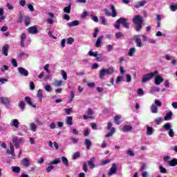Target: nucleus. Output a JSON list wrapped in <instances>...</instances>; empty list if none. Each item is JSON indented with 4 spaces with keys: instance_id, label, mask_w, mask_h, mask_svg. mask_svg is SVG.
Instances as JSON below:
<instances>
[{
    "instance_id": "1",
    "label": "nucleus",
    "mask_w": 177,
    "mask_h": 177,
    "mask_svg": "<svg viewBox=\"0 0 177 177\" xmlns=\"http://www.w3.org/2000/svg\"><path fill=\"white\" fill-rule=\"evenodd\" d=\"M133 23L136 25V31H140L143 27V17L140 15H136L133 19Z\"/></svg>"
},
{
    "instance_id": "2",
    "label": "nucleus",
    "mask_w": 177,
    "mask_h": 177,
    "mask_svg": "<svg viewBox=\"0 0 177 177\" xmlns=\"http://www.w3.org/2000/svg\"><path fill=\"white\" fill-rule=\"evenodd\" d=\"M120 24H122L124 28H129V23L128 22V19L124 17H120L118 19L115 24V28L120 30Z\"/></svg>"
},
{
    "instance_id": "3",
    "label": "nucleus",
    "mask_w": 177,
    "mask_h": 177,
    "mask_svg": "<svg viewBox=\"0 0 177 177\" xmlns=\"http://www.w3.org/2000/svg\"><path fill=\"white\" fill-rule=\"evenodd\" d=\"M114 74V68L113 66L109 67L107 69L102 68L99 73L100 80H104V75H111Z\"/></svg>"
},
{
    "instance_id": "4",
    "label": "nucleus",
    "mask_w": 177,
    "mask_h": 177,
    "mask_svg": "<svg viewBox=\"0 0 177 177\" xmlns=\"http://www.w3.org/2000/svg\"><path fill=\"white\" fill-rule=\"evenodd\" d=\"M158 74V71H155L152 73H147L142 76V84H146V82L153 80Z\"/></svg>"
},
{
    "instance_id": "5",
    "label": "nucleus",
    "mask_w": 177,
    "mask_h": 177,
    "mask_svg": "<svg viewBox=\"0 0 177 177\" xmlns=\"http://www.w3.org/2000/svg\"><path fill=\"white\" fill-rule=\"evenodd\" d=\"M162 129L164 131H169L168 135L170 138H174L175 136V132L171 126V122L165 123L162 127Z\"/></svg>"
},
{
    "instance_id": "6",
    "label": "nucleus",
    "mask_w": 177,
    "mask_h": 177,
    "mask_svg": "<svg viewBox=\"0 0 177 177\" xmlns=\"http://www.w3.org/2000/svg\"><path fill=\"white\" fill-rule=\"evenodd\" d=\"M110 9L112 12V13H110V11L107 10V8H105L104 10L105 12L106 16H112V17H117V11L115 10V7L114 5H111Z\"/></svg>"
},
{
    "instance_id": "7",
    "label": "nucleus",
    "mask_w": 177,
    "mask_h": 177,
    "mask_svg": "<svg viewBox=\"0 0 177 177\" xmlns=\"http://www.w3.org/2000/svg\"><path fill=\"white\" fill-rule=\"evenodd\" d=\"M111 127H113V123L111 122H109L107 129H108V131H110V132H109L106 135V138H111V136H113L114 135V133L115 132V128Z\"/></svg>"
},
{
    "instance_id": "8",
    "label": "nucleus",
    "mask_w": 177,
    "mask_h": 177,
    "mask_svg": "<svg viewBox=\"0 0 177 177\" xmlns=\"http://www.w3.org/2000/svg\"><path fill=\"white\" fill-rule=\"evenodd\" d=\"M9 146L10 150L7 149V154H10V156H12V157H16V153H15V146L13 145V144H12V142L9 144Z\"/></svg>"
},
{
    "instance_id": "9",
    "label": "nucleus",
    "mask_w": 177,
    "mask_h": 177,
    "mask_svg": "<svg viewBox=\"0 0 177 177\" xmlns=\"http://www.w3.org/2000/svg\"><path fill=\"white\" fill-rule=\"evenodd\" d=\"M134 39L138 48H142V46H143V43H142V39H140V35H134Z\"/></svg>"
},
{
    "instance_id": "10",
    "label": "nucleus",
    "mask_w": 177,
    "mask_h": 177,
    "mask_svg": "<svg viewBox=\"0 0 177 177\" xmlns=\"http://www.w3.org/2000/svg\"><path fill=\"white\" fill-rule=\"evenodd\" d=\"M115 174H117V164L113 163L108 175L109 176H111V175H114Z\"/></svg>"
},
{
    "instance_id": "11",
    "label": "nucleus",
    "mask_w": 177,
    "mask_h": 177,
    "mask_svg": "<svg viewBox=\"0 0 177 177\" xmlns=\"http://www.w3.org/2000/svg\"><path fill=\"white\" fill-rule=\"evenodd\" d=\"M0 103H1V104H4V106H6V107H8V106H10V100L8 97H1Z\"/></svg>"
},
{
    "instance_id": "12",
    "label": "nucleus",
    "mask_w": 177,
    "mask_h": 177,
    "mask_svg": "<svg viewBox=\"0 0 177 177\" xmlns=\"http://www.w3.org/2000/svg\"><path fill=\"white\" fill-rule=\"evenodd\" d=\"M18 72L19 73L20 75H22L23 77H28V71L23 67H19Z\"/></svg>"
},
{
    "instance_id": "13",
    "label": "nucleus",
    "mask_w": 177,
    "mask_h": 177,
    "mask_svg": "<svg viewBox=\"0 0 177 177\" xmlns=\"http://www.w3.org/2000/svg\"><path fill=\"white\" fill-rule=\"evenodd\" d=\"M10 127H14L16 129H19V126L20 125V122L17 119H12L10 122Z\"/></svg>"
},
{
    "instance_id": "14",
    "label": "nucleus",
    "mask_w": 177,
    "mask_h": 177,
    "mask_svg": "<svg viewBox=\"0 0 177 177\" xmlns=\"http://www.w3.org/2000/svg\"><path fill=\"white\" fill-rule=\"evenodd\" d=\"M21 165H23L24 168H28V167H30V158H24L21 161Z\"/></svg>"
},
{
    "instance_id": "15",
    "label": "nucleus",
    "mask_w": 177,
    "mask_h": 177,
    "mask_svg": "<svg viewBox=\"0 0 177 177\" xmlns=\"http://www.w3.org/2000/svg\"><path fill=\"white\" fill-rule=\"evenodd\" d=\"M146 3H147V1L146 0H144L142 1H137L134 5V8H136V9H139V8H142L145 6Z\"/></svg>"
},
{
    "instance_id": "16",
    "label": "nucleus",
    "mask_w": 177,
    "mask_h": 177,
    "mask_svg": "<svg viewBox=\"0 0 177 177\" xmlns=\"http://www.w3.org/2000/svg\"><path fill=\"white\" fill-rule=\"evenodd\" d=\"M27 30L29 34L34 35V34H37L38 32V28H37V26H30Z\"/></svg>"
},
{
    "instance_id": "17",
    "label": "nucleus",
    "mask_w": 177,
    "mask_h": 177,
    "mask_svg": "<svg viewBox=\"0 0 177 177\" xmlns=\"http://www.w3.org/2000/svg\"><path fill=\"white\" fill-rule=\"evenodd\" d=\"M162 82H164V78L162 76L157 75L155 77V85H160Z\"/></svg>"
},
{
    "instance_id": "18",
    "label": "nucleus",
    "mask_w": 177,
    "mask_h": 177,
    "mask_svg": "<svg viewBox=\"0 0 177 177\" xmlns=\"http://www.w3.org/2000/svg\"><path fill=\"white\" fill-rule=\"evenodd\" d=\"M48 19H47V23L48 24H53V19H55V14L52 12H48Z\"/></svg>"
},
{
    "instance_id": "19",
    "label": "nucleus",
    "mask_w": 177,
    "mask_h": 177,
    "mask_svg": "<svg viewBox=\"0 0 177 177\" xmlns=\"http://www.w3.org/2000/svg\"><path fill=\"white\" fill-rule=\"evenodd\" d=\"M37 96L39 103L42 102V99L44 97V91H42V89H39L37 93Z\"/></svg>"
},
{
    "instance_id": "20",
    "label": "nucleus",
    "mask_w": 177,
    "mask_h": 177,
    "mask_svg": "<svg viewBox=\"0 0 177 177\" xmlns=\"http://www.w3.org/2000/svg\"><path fill=\"white\" fill-rule=\"evenodd\" d=\"M25 102L29 105L35 109L37 107V105L32 103V101H31V97L26 96L25 97Z\"/></svg>"
},
{
    "instance_id": "21",
    "label": "nucleus",
    "mask_w": 177,
    "mask_h": 177,
    "mask_svg": "<svg viewBox=\"0 0 177 177\" xmlns=\"http://www.w3.org/2000/svg\"><path fill=\"white\" fill-rule=\"evenodd\" d=\"M12 143L15 147V149H20V144L19 142V138L17 137L12 138Z\"/></svg>"
},
{
    "instance_id": "22",
    "label": "nucleus",
    "mask_w": 177,
    "mask_h": 177,
    "mask_svg": "<svg viewBox=\"0 0 177 177\" xmlns=\"http://www.w3.org/2000/svg\"><path fill=\"white\" fill-rule=\"evenodd\" d=\"M96 158L95 157H92L90 158L89 161L88 162V164L89 167L91 168V169H93L96 166L95 165V161Z\"/></svg>"
},
{
    "instance_id": "23",
    "label": "nucleus",
    "mask_w": 177,
    "mask_h": 177,
    "mask_svg": "<svg viewBox=\"0 0 177 177\" xmlns=\"http://www.w3.org/2000/svg\"><path fill=\"white\" fill-rule=\"evenodd\" d=\"M66 26L68 27H76L77 26H80V21H73L72 22L67 23Z\"/></svg>"
},
{
    "instance_id": "24",
    "label": "nucleus",
    "mask_w": 177,
    "mask_h": 177,
    "mask_svg": "<svg viewBox=\"0 0 177 177\" xmlns=\"http://www.w3.org/2000/svg\"><path fill=\"white\" fill-rule=\"evenodd\" d=\"M103 36H100L97 39L95 42L96 48H101L102 47V41L103 40Z\"/></svg>"
},
{
    "instance_id": "25",
    "label": "nucleus",
    "mask_w": 177,
    "mask_h": 177,
    "mask_svg": "<svg viewBox=\"0 0 177 177\" xmlns=\"http://www.w3.org/2000/svg\"><path fill=\"white\" fill-rule=\"evenodd\" d=\"M84 145L87 149V150H90L91 147H92V141L89 139H85Z\"/></svg>"
},
{
    "instance_id": "26",
    "label": "nucleus",
    "mask_w": 177,
    "mask_h": 177,
    "mask_svg": "<svg viewBox=\"0 0 177 177\" xmlns=\"http://www.w3.org/2000/svg\"><path fill=\"white\" fill-rule=\"evenodd\" d=\"M154 132V129L153 127L147 126V136H150L153 135V133Z\"/></svg>"
},
{
    "instance_id": "27",
    "label": "nucleus",
    "mask_w": 177,
    "mask_h": 177,
    "mask_svg": "<svg viewBox=\"0 0 177 177\" xmlns=\"http://www.w3.org/2000/svg\"><path fill=\"white\" fill-rule=\"evenodd\" d=\"M8 49H9V46H8V44H6L3 46L2 48V52H3V55L4 56H8Z\"/></svg>"
},
{
    "instance_id": "28",
    "label": "nucleus",
    "mask_w": 177,
    "mask_h": 177,
    "mask_svg": "<svg viewBox=\"0 0 177 177\" xmlns=\"http://www.w3.org/2000/svg\"><path fill=\"white\" fill-rule=\"evenodd\" d=\"M136 53V48H131L129 50L128 55L130 56V57H133L135 56V53Z\"/></svg>"
},
{
    "instance_id": "29",
    "label": "nucleus",
    "mask_w": 177,
    "mask_h": 177,
    "mask_svg": "<svg viewBox=\"0 0 177 177\" xmlns=\"http://www.w3.org/2000/svg\"><path fill=\"white\" fill-rule=\"evenodd\" d=\"M151 111L153 113V114H157V113H158V109L157 108V106H156L155 104H152L151 105Z\"/></svg>"
},
{
    "instance_id": "30",
    "label": "nucleus",
    "mask_w": 177,
    "mask_h": 177,
    "mask_svg": "<svg viewBox=\"0 0 177 177\" xmlns=\"http://www.w3.org/2000/svg\"><path fill=\"white\" fill-rule=\"evenodd\" d=\"M123 132H129L132 131V126L129 124L124 125L122 128Z\"/></svg>"
},
{
    "instance_id": "31",
    "label": "nucleus",
    "mask_w": 177,
    "mask_h": 177,
    "mask_svg": "<svg viewBox=\"0 0 177 177\" xmlns=\"http://www.w3.org/2000/svg\"><path fill=\"white\" fill-rule=\"evenodd\" d=\"M168 164L170 167H176L177 165V159L174 158L170 161H168Z\"/></svg>"
},
{
    "instance_id": "32",
    "label": "nucleus",
    "mask_w": 177,
    "mask_h": 177,
    "mask_svg": "<svg viewBox=\"0 0 177 177\" xmlns=\"http://www.w3.org/2000/svg\"><path fill=\"white\" fill-rule=\"evenodd\" d=\"M19 109L21 110V111H24V109H26V104L24 103V101H20L19 102Z\"/></svg>"
},
{
    "instance_id": "33",
    "label": "nucleus",
    "mask_w": 177,
    "mask_h": 177,
    "mask_svg": "<svg viewBox=\"0 0 177 177\" xmlns=\"http://www.w3.org/2000/svg\"><path fill=\"white\" fill-rule=\"evenodd\" d=\"M66 122L69 127H71L73 125V118L71 116L66 117Z\"/></svg>"
},
{
    "instance_id": "34",
    "label": "nucleus",
    "mask_w": 177,
    "mask_h": 177,
    "mask_svg": "<svg viewBox=\"0 0 177 177\" xmlns=\"http://www.w3.org/2000/svg\"><path fill=\"white\" fill-rule=\"evenodd\" d=\"M60 162H62V160H60V158H57V159H55L53 161H51L48 164V165H55L60 164Z\"/></svg>"
},
{
    "instance_id": "35",
    "label": "nucleus",
    "mask_w": 177,
    "mask_h": 177,
    "mask_svg": "<svg viewBox=\"0 0 177 177\" xmlns=\"http://www.w3.org/2000/svg\"><path fill=\"white\" fill-rule=\"evenodd\" d=\"M53 85L57 87L62 86L63 85V81L56 80L53 83Z\"/></svg>"
},
{
    "instance_id": "36",
    "label": "nucleus",
    "mask_w": 177,
    "mask_h": 177,
    "mask_svg": "<svg viewBox=\"0 0 177 177\" xmlns=\"http://www.w3.org/2000/svg\"><path fill=\"white\" fill-rule=\"evenodd\" d=\"M169 9L170 10H171V12H176L177 10V3H171V6H169Z\"/></svg>"
},
{
    "instance_id": "37",
    "label": "nucleus",
    "mask_w": 177,
    "mask_h": 177,
    "mask_svg": "<svg viewBox=\"0 0 177 177\" xmlns=\"http://www.w3.org/2000/svg\"><path fill=\"white\" fill-rule=\"evenodd\" d=\"M30 128L32 131V132H36L37 128H38V127L37 126V124H35V123H30Z\"/></svg>"
},
{
    "instance_id": "38",
    "label": "nucleus",
    "mask_w": 177,
    "mask_h": 177,
    "mask_svg": "<svg viewBox=\"0 0 177 177\" xmlns=\"http://www.w3.org/2000/svg\"><path fill=\"white\" fill-rule=\"evenodd\" d=\"M64 12L65 13H71V4H68L67 7L64 8Z\"/></svg>"
},
{
    "instance_id": "39",
    "label": "nucleus",
    "mask_w": 177,
    "mask_h": 177,
    "mask_svg": "<svg viewBox=\"0 0 177 177\" xmlns=\"http://www.w3.org/2000/svg\"><path fill=\"white\" fill-rule=\"evenodd\" d=\"M31 23L30 19L28 17H24L25 26H28Z\"/></svg>"
},
{
    "instance_id": "40",
    "label": "nucleus",
    "mask_w": 177,
    "mask_h": 177,
    "mask_svg": "<svg viewBox=\"0 0 177 177\" xmlns=\"http://www.w3.org/2000/svg\"><path fill=\"white\" fill-rule=\"evenodd\" d=\"M170 118H172V112H169L165 117V121H169Z\"/></svg>"
},
{
    "instance_id": "41",
    "label": "nucleus",
    "mask_w": 177,
    "mask_h": 177,
    "mask_svg": "<svg viewBox=\"0 0 177 177\" xmlns=\"http://www.w3.org/2000/svg\"><path fill=\"white\" fill-rule=\"evenodd\" d=\"M162 121V118H157L156 119L154 120V123L157 124V125H160V124H161Z\"/></svg>"
},
{
    "instance_id": "42",
    "label": "nucleus",
    "mask_w": 177,
    "mask_h": 177,
    "mask_svg": "<svg viewBox=\"0 0 177 177\" xmlns=\"http://www.w3.org/2000/svg\"><path fill=\"white\" fill-rule=\"evenodd\" d=\"M88 55L89 56H91L92 57H97V52H93L92 50H90Z\"/></svg>"
},
{
    "instance_id": "43",
    "label": "nucleus",
    "mask_w": 177,
    "mask_h": 177,
    "mask_svg": "<svg viewBox=\"0 0 177 177\" xmlns=\"http://www.w3.org/2000/svg\"><path fill=\"white\" fill-rule=\"evenodd\" d=\"M2 20H5V16H3V9L0 8V23Z\"/></svg>"
},
{
    "instance_id": "44",
    "label": "nucleus",
    "mask_w": 177,
    "mask_h": 177,
    "mask_svg": "<svg viewBox=\"0 0 177 177\" xmlns=\"http://www.w3.org/2000/svg\"><path fill=\"white\" fill-rule=\"evenodd\" d=\"M101 19V24H103V26H107V21L106 20V18L103 16L100 17Z\"/></svg>"
},
{
    "instance_id": "45",
    "label": "nucleus",
    "mask_w": 177,
    "mask_h": 177,
    "mask_svg": "<svg viewBox=\"0 0 177 177\" xmlns=\"http://www.w3.org/2000/svg\"><path fill=\"white\" fill-rule=\"evenodd\" d=\"M61 75L63 77V80L66 81L67 80V73H66V71H64V70L61 71Z\"/></svg>"
},
{
    "instance_id": "46",
    "label": "nucleus",
    "mask_w": 177,
    "mask_h": 177,
    "mask_svg": "<svg viewBox=\"0 0 177 177\" xmlns=\"http://www.w3.org/2000/svg\"><path fill=\"white\" fill-rule=\"evenodd\" d=\"M61 160L64 165H68V160H67V158L62 156Z\"/></svg>"
},
{
    "instance_id": "47",
    "label": "nucleus",
    "mask_w": 177,
    "mask_h": 177,
    "mask_svg": "<svg viewBox=\"0 0 177 177\" xmlns=\"http://www.w3.org/2000/svg\"><path fill=\"white\" fill-rule=\"evenodd\" d=\"M73 43L74 39L73 37H69L66 39V44H68V45H73Z\"/></svg>"
},
{
    "instance_id": "48",
    "label": "nucleus",
    "mask_w": 177,
    "mask_h": 177,
    "mask_svg": "<svg viewBox=\"0 0 177 177\" xmlns=\"http://www.w3.org/2000/svg\"><path fill=\"white\" fill-rule=\"evenodd\" d=\"M79 157H80V153L79 151H77L73 153L72 158L73 160H77V158H79Z\"/></svg>"
},
{
    "instance_id": "49",
    "label": "nucleus",
    "mask_w": 177,
    "mask_h": 177,
    "mask_svg": "<svg viewBox=\"0 0 177 177\" xmlns=\"http://www.w3.org/2000/svg\"><path fill=\"white\" fill-rule=\"evenodd\" d=\"M12 171L15 174H19L20 172V167L17 166L12 167Z\"/></svg>"
},
{
    "instance_id": "50",
    "label": "nucleus",
    "mask_w": 177,
    "mask_h": 177,
    "mask_svg": "<svg viewBox=\"0 0 177 177\" xmlns=\"http://www.w3.org/2000/svg\"><path fill=\"white\" fill-rule=\"evenodd\" d=\"M86 114H88V116L92 117V115H93V114H94L93 110H92V109L89 108L86 111Z\"/></svg>"
},
{
    "instance_id": "51",
    "label": "nucleus",
    "mask_w": 177,
    "mask_h": 177,
    "mask_svg": "<svg viewBox=\"0 0 177 177\" xmlns=\"http://www.w3.org/2000/svg\"><path fill=\"white\" fill-rule=\"evenodd\" d=\"M120 118H121L120 117V115H115L114 117V120H115V123L117 124V125H120Z\"/></svg>"
},
{
    "instance_id": "52",
    "label": "nucleus",
    "mask_w": 177,
    "mask_h": 177,
    "mask_svg": "<svg viewBox=\"0 0 177 177\" xmlns=\"http://www.w3.org/2000/svg\"><path fill=\"white\" fill-rule=\"evenodd\" d=\"M99 34V28H95L93 35V38H96Z\"/></svg>"
},
{
    "instance_id": "53",
    "label": "nucleus",
    "mask_w": 177,
    "mask_h": 177,
    "mask_svg": "<svg viewBox=\"0 0 177 177\" xmlns=\"http://www.w3.org/2000/svg\"><path fill=\"white\" fill-rule=\"evenodd\" d=\"M138 96H143L145 95V91L142 88H138L137 91Z\"/></svg>"
},
{
    "instance_id": "54",
    "label": "nucleus",
    "mask_w": 177,
    "mask_h": 177,
    "mask_svg": "<svg viewBox=\"0 0 177 177\" xmlns=\"http://www.w3.org/2000/svg\"><path fill=\"white\" fill-rule=\"evenodd\" d=\"M70 140H71V143H73V145H77V143H78V139L71 137L70 138Z\"/></svg>"
},
{
    "instance_id": "55",
    "label": "nucleus",
    "mask_w": 177,
    "mask_h": 177,
    "mask_svg": "<svg viewBox=\"0 0 177 177\" xmlns=\"http://www.w3.org/2000/svg\"><path fill=\"white\" fill-rule=\"evenodd\" d=\"M159 169H160L161 174H167V169H165V167H164L162 166H160Z\"/></svg>"
},
{
    "instance_id": "56",
    "label": "nucleus",
    "mask_w": 177,
    "mask_h": 177,
    "mask_svg": "<svg viewBox=\"0 0 177 177\" xmlns=\"http://www.w3.org/2000/svg\"><path fill=\"white\" fill-rule=\"evenodd\" d=\"M155 106H158V107H161L162 106V103H161V101L158 100H155Z\"/></svg>"
},
{
    "instance_id": "57",
    "label": "nucleus",
    "mask_w": 177,
    "mask_h": 177,
    "mask_svg": "<svg viewBox=\"0 0 177 177\" xmlns=\"http://www.w3.org/2000/svg\"><path fill=\"white\" fill-rule=\"evenodd\" d=\"M83 171L84 172H88V164L86 163V162H84L83 163Z\"/></svg>"
},
{
    "instance_id": "58",
    "label": "nucleus",
    "mask_w": 177,
    "mask_h": 177,
    "mask_svg": "<svg viewBox=\"0 0 177 177\" xmlns=\"http://www.w3.org/2000/svg\"><path fill=\"white\" fill-rule=\"evenodd\" d=\"M115 37H116V38H123V37H124V34H122V32H116L115 33Z\"/></svg>"
},
{
    "instance_id": "59",
    "label": "nucleus",
    "mask_w": 177,
    "mask_h": 177,
    "mask_svg": "<svg viewBox=\"0 0 177 177\" xmlns=\"http://www.w3.org/2000/svg\"><path fill=\"white\" fill-rule=\"evenodd\" d=\"M127 154H128L129 156H131V157H135V153L132 150H128L127 151Z\"/></svg>"
},
{
    "instance_id": "60",
    "label": "nucleus",
    "mask_w": 177,
    "mask_h": 177,
    "mask_svg": "<svg viewBox=\"0 0 177 177\" xmlns=\"http://www.w3.org/2000/svg\"><path fill=\"white\" fill-rule=\"evenodd\" d=\"M53 168H55V167H53V165H49V166L46 169V172L48 174H49V172H50V171H52V169H53Z\"/></svg>"
},
{
    "instance_id": "61",
    "label": "nucleus",
    "mask_w": 177,
    "mask_h": 177,
    "mask_svg": "<svg viewBox=\"0 0 177 177\" xmlns=\"http://www.w3.org/2000/svg\"><path fill=\"white\" fill-rule=\"evenodd\" d=\"M147 168V165H146L145 163H142L140 167V171H146Z\"/></svg>"
},
{
    "instance_id": "62",
    "label": "nucleus",
    "mask_w": 177,
    "mask_h": 177,
    "mask_svg": "<svg viewBox=\"0 0 177 177\" xmlns=\"http://www.w3.org/2000/svg\"><path fill=\"white\" fill-rule=\"evenodd\" d=\"M11 64L13 65L14 67H17V66H19V64H17V61H16L13 58H12Z\"/></svg>"
},
{
    "instance_id": "63",
    "label": "nucleus",
    "mask_w": 177,
    "mask_h": 177,
    "mask_svg": "<svg viewBox=\"0 0 177 177\" xmlns=\"http://www.w3.org/2000/svg\"><path fill=\"white\" fill-rule=\"evenodd\" d=\"M111 160L110 159H106L105 160H103L101 163L100 165H106V164H109Z\"/></svg>"
},
{
    "instance_id": "64",
    "label": "nucleus",
    "mask_w": 177,
    "mask_h": 177,
    "mask_svg": "<svg viewBox=\"0 0 177 177\" xmlns=\"http://www.w3.org/2000/svg\"><path fill=\"white\" fill-rule=\"evenodd\" d=\"M45 91H46L47 92H50V91H52V86H50V85H46L44 87Z\"/></svg>"
}]
</instances>
